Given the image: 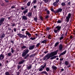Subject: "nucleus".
<instances>
[{
    "mask_svg": "<svg viewBox=\"0 0 75 75\" xmlns=\"http://www.w3.org/2000/svg\"><path fill=\"white\" fill-rule=\"evenodd\" d=\"M63 9L62 8H59L56 11V13H58L59 12H61L62 11Z\"/></svg>",
    "mask_w": 75,
    "mask_h": 75,
    "instance_id": "nucleus-10",
    "label": "nucleus"
},
{
    "mask_svg": "<svg viewBox=\"0 0 75 75\" xmlns=\"http://www.w3.org/2000/svg\"><path fill=\"white\" fill-rule=\"evenodd\" d=\"M47 15H49V14H50V15H51L50 14V11L47 10Z\"/></svg>",
    "mask_w": 75,
    "mask_h": 75,
    "instance_id": "nucleus-44",
    "label": "nucleus"
},
{
    "mask_svg": "<svg viewBox=\"0 0 75 75\" xmlns=\"http://www.w3.org/2000/svg\"><path fill=\"white\" fill-rule=\"evenodd\" d=\"M21 67V66H20L19 65L18 66V69H20V67Z\"/></svg>",
    "mask_w": 75,
    "mask_h": 75,
    "instance_id": "nucleus-58",
    "label": "nucleus"
},
{
    "mask_svg": "<svg viewBox=\"0 0 75 75\" xmlns=\"http://www.w3.org/2000/svg\"><path fill=\"white\" fill-rule=\"evenodd\" d=\"M59 64H60V65H61V64H62V61H60L59 63Z\"/></svg>",
    "mask_w": 75,
    "mask_h": 75,
    "instance_id": "nucleus-60",
    "label": "nucleus"
},
{
    "mask_svg": "<svg viewBox=\"0 0 75 75\" xmlns=\"http://www.w3.org/2000/svg\"><path fill=\"white\" fill-rule=\"evenodd\" d=\"M27 35H23L22 38L23 39V38H27Z\"/></svg>",
    "mask_w": 75,
    "mask_h": 75,
    "instance_id": "nucleus-41",
    "label": "nucleus"
},
{
    "mask_svg": "<svg viewBox=\"0 0 75 75\" xmlns=\"http://www.w3.org/2000/svg\"><path fill=\"white\" fill-rule=\"evenodd\" d=\"M73 38V37L72 36V35H71L70 36V37L69 38L70 39H72Z\"/></svg>",
    "mask_w": 75,
    "mask_h": 75,
    "instance_id": "nucleus-61",
    "label": "nucleus"
},
{
    "mask_svg": "<svg viewBox=\"0 0 75 75\" xmlns=\"http://www.w3.org/2000/svg\"><path fill=\"white\" fill-rule=\"evenodd\" d=\"M33 3V4H36L37 3V0H34Z\"/></svg>",
    "mask_w": 75,
    "mask_h": 75,
    "instance_id": "nucleus-38",
    "label": "nucleus"
},
{
    "mask_svg": "<svg viewBox=\"0 0 75 75\" xmlns=\"http://www.w3.org/2000/svg\"><path fill=\"white\" fill-rule=\"evenodd\" d=\"M71 14L70 13H69L68 15V16L66 17V18L67 22H69V19L71 18Z\"/></svg>",
    "mask_w": 75,
    "mask_h": 75,
    "instance_id": "nucleus-3",
    "label": "nucleus"
},
{
    "mask_svg": "<svg viewBox=\"0 0 75 75\" xmlns=\"http://www.w3.org/2000/svg\"><path fill=\"white\" fill-rule=\"evenodd\" d=\"M61 5L62 6H65V3L64 2H62L61 4Z\"/></svg>",
    "mask_w": 75,
    "mask_h": 75,
    "instance_id": "nucleus-39",
    "label": "nucleus"
},
{
    "mask_svg": "<svg viewBox=\"0 0 75 75\" xmlns=\"http://www.w3.org/2000/svg\"><path fill=\"white\" fill-rule=\"evenodd\" d=\"M27 16L29 17H30L31 16H32V12H28L27 13V14L26 15V16Z\"/></svg>",
    "mask_w": 75,
    "mask_h": 75,
    "instance_id": "nucleus-14",
    "label": "nucleus"
},
{
    "mask_svg": "<svg viewBox=\"0 0 75 75\" xmlns=\"http://www.w3.org/2000/svg\"><path fill=\"white\" fill-rule=\"evenodd\" d=\"M55 28H57L58 30V33H59L61 28V26L58 25L55 27Z\"/></svg>",
    "mask_w": 75,
    "mask_h": 75,
    "instance_id": "nucleus-8",
    "label": "nucleus"
},
{
    "mask_svg": "<svg viewBox=\"0 0 75 75\" xmlns=\"http://www.w3.org/2000/svg\"><path fill=\"white\" fill-rule=\"evenodd\" d=\"M59 60L61 61H62L64 60V58H61Z\"/></svg>",
    "mask_w": 75,
    "mask_h": 75,
    "instance_id": "nucleus-55",
    "label": "nucleus"
},
{
    "mask_svg": "<svg viewBox=\"0 0 75 75\" xmlns=\"http://www.w3.org/2000/svg\"><path fill=\"white\" fill-rule=\"evenodd\" d=\"M5 75H10L9 73V72H6L5 73Z\"/></svg>",
    "mask_w": 75,
    "mask_h": 75,
    "instance_id": "nucleus-46",
    "label": "nucleus"
},
{
    "mask_svg": "<svg viewBox=\"0 0 75 75\" xmlns=\"http://www.w3.org/2000/svg\"><path fill=\"white\" fill-rule=\"evenodd\" d=\"M64 64L66 65H68V61H65L64 62Z\"/></svg>",
    "mask_w": 75,
    "mask_h": 75,
    "instance_id": "nucleus-35",
    "label": "nucleus"
},
{
    "mask_svg": "<svg viewBox=\"0 0 75 75\" xmlns=\"http://www.w3.org/2000/svg\"><path fill=\"white\" fill-rule=\"evenodd\" d=\"M48 52H49L48 51H45V52H44V53L46 54H47V53H48Z\"/></svg>",
    "mask_w": 75,
    "mask_h": 75,
    "instance_id": "nucleus-54",
    "label": "nucleus"
},
{
    "mask_svg": "<svg viewBox=\"0 0 75 75\" xmlns=\"http://www.w3.org/2000/svg\"><path fill=\"white\" fill-rule=\"evenodd\" d=\"M24 62H25V60L24 59L22 60V61L19 62L18 64H19V65H21L22 64H23Z\"/></svg>",
    "mask_w": 75,
    "mask_h": 75,
    "instance_id": "nucleus-16",
    "label": "nucleus"
},
{
    "mask_svg": "<svg viewBox=\"0 0 75 75\" xmlns=\"http://www.w3.org/2000/svg\"><path fill=\"white\" fill-rule=\"evenodd\" d=\"M25 34L26 35H28L29 38H31V34L30 33L29 31H26L25 32Z\"/></svg>",
    "mask_w": 75,
    "mask_h": 75,
    "instance_id": "nucleus-4",
    "label": "nucleus"
},
{
    "mask_svg": "<svg viewBox=\"0 0 75 75\" xmlns=\"http://www.w3.org/2000/svg\"><path fill=\"white\" fill-rule=\"evenodd\" d=\"M59 44V42H56L54 45V46L55 47H57V46L58 45V44Z\"/></svg>",
    "mask_w": 75,
    "mask_h": 75,
    "instance_id": "nucleus-23",
    "label": "nucleus"
},
{
    "mask_svg": "<svg viewBox=\"0 0 75 75\" xmlns=\"http://www.w3.org/2000/svg\"><path fill=\"white\" fill-rule=\"evenodd\" d=\"M35 55H36V54H35V53L33 54H32L31 55H30V58H32L33 57H34V56H35Z\"/></svg>",
    "mask_w": 75,
    "mask_h": 75,
    "instance_id": "nucleus-27",
    "label": "nucleus"
},
{
    "mask_svg": "<svg viewBox=\"0 0 75 75\" xmlns=\"http://www.w3.org/2000/svg\"><path fill=\"white\" fill-rule=\"evenodd\" d=\"M31 66H30L28 67H27V69H28V70H29V69H31Z\"/></svg>",
    "mask_w": 75,
    "mask_h": 75,
    "instance_id": "nucleus-43",
    "label": "nucleus"
},
{
    "mask_svg": "<svg viewBox=\"0 0 75 75\" xmlns=\"http://www.w3.org/2000/svg\"><path fill=\"white\" fill-rule=\"evenodd\" d=\"M36 38L35 37H31L30 38V40H31L32 41H33V40H35V39Z\"/></svg>",
    "mask_w": 75,
    "mask_h": 75,
    "instance_id": "nucleus-29",
    "label": "nucleus"
},
{
    "mask_svg": "<svg viewBox=\"0 0 75 75\" xmlns=\"http://www.w3.org/2000/svg\"><path fill=\"white\" fill-rule=\"evenodd\" d=\"M53 5L54 6L56 7V6H57V3L56 2H55L53 3Z\"/></svg>",
    "mask_w": 75,
    "mask_h": 75,
    "instance_id": "nucleus-24",
    "label": "nucleus"
},
{
    "mask_svg": "<svg viewBox=\"0 0 75 75\" xmlns=\"http://www.w3.org/2000/svg\"><path fill=\"white\" fill-rule=\"evenodd\" d=\"M62 22V21L59 20H58V21H57V24H59L60 23H61Z\"/></svg>",
    "mask_w": 75,
    "mask_h": 75,
    "instance_id": "nucleus-31",
    "label": "nucleus"
},
{
    "mask_svg": "<svg viewBox=\"0 0 75 75\" xmlns=\"http://www.w3.org/2000/svg\"><path fill=\"white\" fill-rule=\"evenodd\" d=\"M5 1L6 3H8L9 1L8 0H5Z\"/></svg>",
    "mask_w": 75,
    "mask_h": 75,
    "instance_id": "nucleus-59",
    "label": "nucleus"
},
{
    "mask_svg": "<svg viewBox=\"0 0 75 75\" xmlns=\"http://www.w3.org/2000/svg\"><path fill=\"white\" fill-rule=\"evenodd\" d=\"M59 51H62V49L63 48V45H62V44L60 43L59 45Z\"/></svg>",
    "mask_w": 75,
    "mask_h": 75,
    "instance_id": "nucleus-7",
    "label": "nucleus"
},
{
    "mask_svg": "<svg viewBox=\"0 0 75 75\" xmlns=\"http://www.w3.org/2000/svg\"><path fill=\"white\" fill-rule=\"evenodd\" d=\"M37 20H38V19L37 18V17H35L34 18V20L35 22H37Z\"/></svg>",
    "mask_w": 75,
    "mask_h": 75,
    "instance_id": "nucleus-40",
    "label": "nucleus"
},
{
    "mask_svg": "<svg viewBox=\"0 0 75 75\" xmlns=\"http://www.w3.org/2000/svg\"><path fill=\"white\" fill-rule=\"evenodd\" d=\"M46 70L47 72H48V71H50V69L49 67H46Z\"/></svg>",
    "mask_w": 75,
    "mask_h": 75,
    "instance_id": "nucleus-32",
    "label": "nucleus"
},
{
    "mask_svg": "<svg viewBox=\"0 0 75 75\" xmlns=\"http://www.w3.org/2000/svg\"><path fill=\"white\" fill-rule=\"evenodd\" d=\"M30 50L28 49H25L23 50V53L22 54V57H23V58L24 59H28L29 57V54H28Z\"/></svg>",
    "mask_w": 75,
    "mask_h": 75,
    "instance_id": "nucleus-2",
    "label": "nucleus"
},
{
    "mask_svg": "<svg viewBox=\"0 0 75 75\" xmlns=\"http://www.w3.org/2000/svg\"><path fill=\"white\" fill-rule=\"evenodd\" d=\"M8 30L9 31H11V28H10V27H8Z\"/></svg>",
    "mask_w": 75,
    "mask_h": 75,
    "instance_id": "nucleus-63",
    "label": "nucleus"
},
{
    "mask_svg": "<svg viewBox=\"0 0 75 75\" xmlns=\"http://www.w3.org/2000/svg\"><path fill=\"white\" fill-rule=\"evenodd\" d=\"M4 58V54L1 53L0 55V60L2 61Z\"/></svg>",
    "mask_w": 75,
    "mask_h": 75,
    "instance_id": "nucleus-5",
    "label": "nucleus"
},
{
    "mask_svg": "<svg viewBox=\"0 0 75 75\" xmlns=\"http://www.w3.org/2000/svg\"><path fill=\"white\" fill-rule=\"evenodd\" d=\"M4 20H5V18H2L0 19V26L3 23Z\"/></svg>",
    "mask_w": 75,
    "mask_h": 75,
    "instance_id": "nucleus-6",
    "label": "nucleus"
},
{
    "mask_svg": "<svg viewBox=\"0 0 75 75\" xmlns=\"http://www.w3.org/2000/svg\"><path fill=\"white\" fill-rule=\"evenodd\" d=\"M50 10H51V11H52V12H53L54 14H56V11H54V8H50Z\"/></svg>",
    "mask_w": 75,
    "mask_h": 75,
    "instance_id": "nucleus-20",
    "label": "nucleus"
},
{
    "mask_svg": "<svg viewBox=\"0 0 75 75\" xmlns=\"http://www.w3.org/2000/svg\"><path fill=\"white\" fill-rule=\"evenodd\" d=\"M50 30V28L49 27H47L46 28V30Z\"/></svg>",
    "mask_w": 75,
    "mask_h": 75,
    "instance_id": "nucleus-56",
    "label": "nucleus"
},
{
    "mask_svg": "<svg viewBox=\"0 0 75 75\" xmlns=\"http://www.w3.org/2000/svg\"><path fill=\"white\" fill-rule=\"evenodd\" d=\"M28 11V9H24V10L23 12V13L24 15H25V14H26V13H27Z\"/></svg>",
    "mask_w": 75,
    "mask_h": 75,
    "instance_id": "nucleus-9",
    "label": "nucleus"
},
{
    "mask_svg": "<svg viewBox=\"0 0 75 75\" xmlns=\"http://www.w3.org/2000/svg\"><path fill=\"white\" fill-rule=\"evenodd\" d=\"M48 38L49 39H50V40H51V38H52V36L51 35H49V36H48Z\"/></svg>",
    "mask_w": 75,
    "mask_h": 75,
    "instance_id": "nucleus-34",
    "label": "nucleus"
},
{
    "mask_svg": "<svg viewBox=\"0 0 75 75\" xmlns=\"http://www.w3.org/2000/svg\"><path fill=\"white\" fill-rule=\"evenodd\" d=\"M43 1H44L45 3H48L49 1H50L49 0H43Z\"/></svg>",
    "mask_w": 75,
    "mask_h": 75,
    "instance_id": "nucleus-33",
    "label": "nucleus"
},
{
    "mask_svg": "<svg viewBox=\"0 0 75 75\" xmlns=\"http://www.w3.org/2000/svg\"><path fill=\"white\" fill-rule=\"evenodd\" d=\"M40 19L42 21H43V19H44V17H43L42 16H39Z\"/></svg>",
    "mask_w": 75,
    "mask_h": 75,
    "instance_id": "nucleus-28",
    "label": "nucleus"
},
{
    "mask_svg": "<svg viewBox=\"0 0 75 75\" xmlns=\"http://www.w3.org/2000/svg\"><path fill=\"white\" fill-rule=\"evenodd\" d=\"M1 6H5V4L3 3H1Z\"/></svg>",
    "mask_w": 75,
    "mask_h": 75,
    "instance_id": "nucleus-51",
    "label": "nucleus"
},
{
    "mask_svg": "<svg viewBox=\"0 0 75 75\" xmlns=\"http://www.w3.org/2000/svg\"><path fill=\"white\" fill-rule=\"evenodd\" d=\"M43 69H44L42 67H41V68L39 69V71H43Z\"/></svg>",
    "mask_w": 75,
    "mask_h": 75,
    "instance_id": "nucleus-42",
    "label": "nucleus"
},
{
    "mask_svg": "<svg viewBox=\"0 0 75 75\" xmlns=\"http://www.w3.org/2000/svg\"><path fill=\"white\" fill-rule=\"evenodd\" d=\"M35 47V45H31L29 48V49L30 50H33L34 48V47Z\"/></svg>",
    "mask_w": 75,
    "mask_h": 75,
    "instance_id": "nucleus-12",
    "label": "nucleus"
},
{
    "mask_svg": "<svg viewBox=\"0 0 75 75\" xmlns=\"http://www.w3.org/2000/svg\"><path fill=\"white\" fill-rule=\"evenodd\" d=\"M31 3V1H29L28 2V3L26 5H27L28 6H30Z\"/></svg>",
    "mask_w": 75,
    "mask_h": 75,
    "instance_id": "nucleus-25",
    "label": "nucleus"
},
{
    "mask_svg": "<svg viewBox=\"0 0 75 75\" xmlns=\"http://www.w3.org/2000/svg\"><path fill=\"white\" fill-rule=\"evenodd\" d=\"M41 74H45L46 75H48V74L46 71H43L41 72Z\"/></svg>",
    "mask_w": 75,
    "mask_h": 75,
    "instance_id": "nucleus-17",
    "label": "nucleus"
},
{
    "mask_svg": "<svg viewBox=\"0 0 75 75\" xmlns=\"http://www.w3.org/2000/svg\"><path fill=\"white\" fill-rule=\"evenodd\" d=\"M50 17H49V15H46V16L45 17V18L47 19L48 18Z\"/></svg>",
    "mask_w": 75,
    "mask_h": 75,
    "instance_id": "nucleus-47",
    "label": "nucleus"
},
{
    "mask_svg": "<svg viewBox=\"0 0 75 75\" xmlns=\"http://www.w3.org/2000/svg\"><path fill=\"white\" fill-rule=\"evenodd\" d=\"M17 75H19V74H20V72H17Z\"/></svg>",
    "mask_w": 75,
    "mask_h": 75,
    "instance_id": "nucleus-64",
    "label": "nucleus"
},
{
    "mask_svg": "<svg viewBox=\"0 0 75 75\" xmlns=\"http://www.w3.org/2000/svg\"><path fill=\"white\" fill-rule=\"evenodd\" d=\"M47 39H45L44 40L42 41L41 42V44H47Z\"/></svg>",
    "mask_w": 75,
    "mask_h": 75,
    "instance_id": "nucleus-13",
    "label": "nucleus"
},
{
    "mask_svg": "<svg viewBox=\"0 0 75 75\" xmlns=\"http://www.w3.org/2000/svg\"><path fill=\"white\" fill-rule=\"evenodd\" d=\"M58 50H57L55 51L51 52L50 54L48 53L46 55L44 56L43 58V59L44 61L45 60H48L50 58V59H55L57 58V56H54V55H56L58 53ZM53 56H54L53 57Z\"/></svg>",
    "mask_w": 75,
    "mask_h": 75,
    "instance_id": "nucleus-1",
    "label": "nucleus"
},
{
    "mask_svg": "<svg viewBox=\"0 0 75 75\" xmlns=\"http://www.w3.org/2000/svg\"><path fill=\"white\" fill-rule=\"evenodd\" d=\"M5 37V34H3L2 35H0V38H1V39H3V38H4Z\"/></svg>",
    "mask_w": 75,
    "mask_h": 75,
    "instance_id": "nucleus-19",
    "label": "nucleus"
},
{
    "mask_svg": "<svg viewBox=\"0 0 75 75\" xmlns=\"http://www.w3.org/2000/svg\"><path fill=\"white\" fill-rule=\"evenodd\" d=\"M11 52L12 53H13L14 52V50H13V48H11Z\"/></svg>",
    "mask_w": 75,
    "mask_h": 75,
    "instance_id": "nucleus-49",
    "label": "nucleus"
},
{
    "mask_svg": "<svg viewBox=\"0 0 75 75\" xmlns=\"http://www.w3.org/2000/svg\"><path fill=\"white\" fill-rule=\"evenodd\" d=\"M17 35H18L20 37V38H23V35L22 34H20V33H18L17 34Z\"/></svg>",
    "mask_w": 75,
    "mask_h": 75,
    "instance_id": "nucleus-22",
    "label": "nucleus"
},
{
    "mask_svg": "<svg viewBox=\"0 0 75 75\" xmlns=\"http://www.w3.org/2000/svg\"><path fill=\"white\" fill-rule=\"evenodd\" d=\"M10 42H11V43H12L13 45H14V41H13V40H11L10 41Z\"/></svg>",
    "mask_w": 75,
    "mask_h": 75,
    "instance_id": "nucleus-45",
    "label": "nucleus"
},
{
    "mask_svg": "<svg viewBox=\"0 0 75 75\" xmlns=\"http://www.w3.org/2000/svg\"><path fill=\"white\" fill-rule=\"evenodd\" d=\"M16 25V23H11V26H13V27H15Z\"/></svg>",
    "mask_w": 75,
    "mask_h": 75,
    "instance_id": "nucleus-26",
    "label": "nucleus"
},
{
    "mask_svg": "<svg viewBox=\"0 0 75 75\" xmlns=\"http://www.w3.org/2000/svg\"><path fill=\"white\" fill-rule=\"evenodd\" d=\"M33 8H34V9H35L36 8H37V6H36L35 5H34L33 6Z\"/></svg>",
    "mask_w": 75,
    "mask_h": 75,
    "instance_id": "nucleus-52",
    "label": "nucleus"
},
{
    "mask_svg": "<svg viewBox=\"0 0 75 75\" xmlns=\"http://www.w3.org/2000/svg\"><path fill=\"white\" fill-rule=\"evenodd\" d=\"M26 48V46H23L21 48H22V49H24Z\"/></svg>",
    "mask_w": 75,
    "mask_h": 75,
    "instance_id": "nucleus-53",
    "label": "nucleus"
},
{
    "mask_svg": "<svg viewBox=\"0 0 75 75\" xmlns=\"http://www.w3.org/2000/svg\"><path fill=\"white\" fill-rule=\"evenodd\" d=\"M68 5L69 6H70L71 5V2L70 1H69L68 3Z\"/></svg>",
    "mask_w": 75,
    "mask_h": 75,
    "instance_id": "nucleus-57",
    "label": "nucleus"
},
{
    "mask_svg": "<svg viewBox=\"0 0 75 75\" xmlns=\"http://www.w3.org/2000/svg\"><path fill=\"white\" fill-rule=\"evenodd\" d=\"M46 66H47V63H45L43 65V66L42 65L40 67H42V68H44H44H45V67Z\"/></svg>",
    "mask_w": 75,
    "mask_h": 75,
    "instance_id": "nucleus-18",
    "label": "nucleus"
},
{
    "mask_svg": "<svg viewBox=\"0 0 75 75\" xmlns=\"http://www.w3.org/2000/svg\"><path fill=\"white\" fill-rule=\"evenodd\" d=\"M22 19L24 20H27V18L26 17V16H22Z\"/></svg>",
    "mask_w": 75,
    "mask_h": 75,
    "instance_id": "nucleus-15",
    "label": "nucleus"
},
{
    "mask_svg": "<svg viewBox=\"0 0 75 75\" xmlns=\"http://www.w3.org/2000/svg\"><path fill=\"white\" fill-rule=\"evenodd\" d=\"M55 29H54V32L55 33H58V30H54Z\"/></svg>",
    "mask_w": 75,
    "mask_h": 75,
    "instance_id": "nucleus-48",
    "label": "nucleus"
},
{
    "mask_svg": "<svg viewBox=\"0 0 75 75\" xmlns=\"http://www.w3.org/2000/svg\"><path fill=\"white\" fill-rule=\"evenodd\" d=\"M8 56L9 57H11V55H12V54H11V53H8L7 54Z\"/></svg>",
    "mask_w": 75,
    "mask_h": 75,
    "instance_id": "nucleus-36",
    "label": "nucleus"
},
{
    "mask_svg": "<svg viewBox=\"0 0 75 75\" xmlns=\"http://www.w3.org/2000/svg\"><path fill=\"white\" fill-rule=\"evenodd\" d=\"M66 52H67V51L65 50L62 53H60L59 55V57H61V56L62 55H64V54H65L66 53Z\"/></svg>",
    "mask_w": 75,
    "mask_h": 75,
    "instance_id": "nucleus-11",
    "label": "nucleus"
},
{
    "mask_svg": "<svg viewBox=\"0 0 75 75\" xmlns=\"http://www.w3.org/2000/svg\"><path fill=\"white\" fill-rule=\"evenodd\" d=\"M59 0H56V2L57 3H58V2H59Z\"/></svg>",
    "mask_w": 75,
    "mask_h": 75,
    "instance_id": "nucleus-62",
    "label": "nucleus"
},
{
    "mask_svg": "<svg viewBox=\"0 0 75 75\" xmlns=\"http://www.w3.org/2000/svg\"><path fill=\"white\" fill-rule=\"evenodd\" d=\"M40 42H39V43H38L36 45V47H38L40 45H41V44H40Z\"/></svg>",
    "mask_w": 75,
    "mask_h": 75,
    "instance_id": "nucleus-30",
    "label": "nucleus"
},
{
    "mask_svg": "<svg viewBox=\"0 0 75 75\" xmlns=\"http://www.w3.org/2000/svg\"><path fill=\"white\" fill-rule=\"evenodd\" d=\"M25 8H27V6H25V8L23 7H21V10H24Z\"/></svg>",
    "mask_w": 75,
    "mask_h": 75,
    "instance_id": "nucleus-37",
    "label": "nucleus"
},
{
    "mask_svg": "<svg viewBox=\"0 0 75 75\" xmlns=\"http://www.w3.org/2000/svg\"><path fill=\"white\" fill-rule=\"evenodd\" d=\"M52 69H54V70H57V67L56 66H52Z\"/></svg>",
    "mask_w": 75,
    "mask_h": 75,
    "instance_id": "nucleus-21",
    "label": "nucleus"
},
{
    "mask_svg": "<svg viewBox=\"0 0 75 75\" xmlns=\"http://www.w3.org/2000/svg\"><path fill=\"white\" fill-rule=\"evenodd\" d=\"M64 36H62L59 38V40H62L63 39H64Z\"/></svg>",
    "mask_w": 75,
    "mask_h": 75,
    "instance_id": "nucleus-50",
    "label": "nucleus"
}]
</instances>
